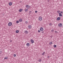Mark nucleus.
<instances>
[{"label": "nucleus", "instance_id": "nucleus-20", "mask_svg": "<svg viewBox=\"0 0 63 63\" xmlns=\"http://www.w3.org/2000/svg\"><path fill=\"white\" fill-rule=\"evenodd\" d=\"M52 42H50L49 43L50 45H52Z\"/></svg>", "mask_w": 63, "mask_h": 63}, {"label": "nucleus", "instance_id": "nucleus-17", "mask_svg": "<svg viewBox=\"0 0 63 63\" xmlns=\"http://www.w3.org/2000/svg\"><path fill=\"white\" fill-rule=\"evenodd\" d=\"M8 57H5V58H4V59H8Z\"/></svg>", "mask_w": 63, "mask_h": 63}, {"label": "nucleus", "instance_id": "nucleus-33", "mask_svg": "<svg viewBox=\"0 0 63 63\" xmlns=\"http://www.w3.org/2000/svg\"><path fill=\"white\" fill-rule=\"evenodd\" d=\"M35 13H37V11H35Z\"/></svg>", "mask_w": 63, "mask_h": 63}, {"label": "nucleus", "instance_id": "nucleus-19", "mask_svg": "<svg viewBox=\"0 0 63 63\" xmlns=\"http://www.w3.org/2000/svg\"><path fill=\"white\" fill-rule=\"evenodd\" d=\"M51 32H52V33H53V32H54V30H53V29H52V30H51Z\"/></svg>", "mask_w": 63, "mask_h": 63}, {"label": "nucleus", "instance_id": "nucleus-22", "mask_svg": "<svg viewBox=\"0 0 63 63\" xmlns=\"http://www.w3.org/2000/svg\"><path fill=\"white\" fill-rule=\"evenodd\" d=\"M54 47H56V45H54Z\"/></svg>", "mask_w": 63, "mask_h": 63}, {"label": "nucleus", "instance_id": "nucleus-8", "mask_svg": "<svg viewBox=\"0 0 63 63\" xmlns=\"http://www.w3.org/2000/svg\"><path fill=\"white\" fill-rule=\"evenodd\" d=\"M31 42L32 44H33V43H34V40L32 39L31 40Z\"/></svg>", "mask_w": 63, "mask_h": 63}, {"label": "nucleus", "instance_id": "nucleus-27", "mask_svg": "<svg viewBox=\"0 0 63 63\" xmlns=\"http://www.w3.org/2000/svg\"><path fill=\"white\" fill-rule=\"evenodd\" d=\"M25 11L26 12H27V9H25Z\"/></svg>", "mask_w": 63, "mask_h": 63}, {"label": "nucleus", "instance_id": "nucleus-7", "mask_svg": "<svg viewBox=\"0 0 63 63\" xmlns=\"http://www.w3.org/2000/svg\"><path fill=\"white\" fill-rule=\"evenodd\" d=\"M24 33H25V34H28V31L26 30L24 32Z\"/></svg>", "mask_w": 63, "mask_h": 63}, {"label": "nucleus", "instance_id": "nucleus-5", "mask_svg": "<svg viewBox=\"0 0 63 63\" xmlns=\"http://www.w3.org/2000/svg\"><path fill=\"white\" fill-rule=\"evenodd\" d=\"M26 7L27 8H30V7L28 5H26Z\"/></svg>", "mask_w": 63, "mask_h": 63}, {"label": "nucleus", "instance_id": "nucleus-12", "mask_svg": "<svg viewBox=\"0 0 63 63\" xmlns=\"http://www.w3.org/2000/svg\"><path fill=\"white\" fill-rule=\"evenodd\" d=\"M26 45L27 47H29V45H30V44H29V43H27L26 44Z\"/></svg>", "mask_w": 63, "mask_h": 63}, {"label": "nucleus", "instance_id": "nucleus-31", "mask_svg": "<svg viewBox=\"0 0 63 63\" xmlns=\"http://www.w3.org/2000/svg\"><path fill=\"white\" fill-rule=\"evenodd\" d=\"M50 25H52V24H51V23L50 24Z\"/></svg>", "mask_w": 63, "mask_h": 63}, {"label": "nucleus", "instance_id": "nucleus-30", "mask_svg": "<svg viewBox=\"0 0 63 63\" xmlns=\"http://www.w3.org/2000/svg\"><path fill=\"white\" fill-rule=\"evenodd\" d=\"M61 14H62L63 13V12L62 11L61 12Z\"/></svg>", "mask_w": 63, "mask_h": 63}, {"label": "nucleus", "instance_id": "nucleus-4", "mask_svg": "<svg viewBox=\"0 0 63 63\" xmlns=\"http://www.w3.org/2000/svg\"><path fill=\"white\" fill-rule=\"evenodd\" d=\"M31 25H29L28 26V28L29 29H31Z\"/></svg>", "mask_w": 63, "mask_h": 63}, {"label": "nucleus", "instance_id": "nucleus-35", "mask_svg": "<svg viewBox=\"0 0 63 63\" xmlns=\"http://www.w3.org/2000/svg\"><path fill=\"white\" fill-rule=\"evenodd\" d=\"M42 33H44V32H42Z\"/></svg>", "mask_w": 63, "mask_h": 63}, {"label": "nucleus", "instance_id": "nucleus-11", "mask_svg": "<svg viewBox=\"0 0 63 63\" xmlns=\"http://www.w3.org/2000/svg\"><path fill=\"white\" fill-rule=\"evenodd\" d=\"M9 5L10 6H11L12 5V2H10L9 3Z\"/></svg>", "mask_w": 63, "mask_h": 63}, {"label": "nucleus", "instance_id": "nucleus-16", "mask_svg": "<svg viewBox=\"0 0 63 63\" xmlns=\"http://www.w3.org/2000/svg\"><path fill=\"white\" fill-rule=\"evenodd\" d=\"M19 32V31L18 30H16V33H18Z\"/></svg>", "mask_w": 63, "mask_h": 63}, {"label": "nucleus", "instance_id": "nucleus-26", "mask_svg": "<svg viewBox=\"0 0 63 63\" xmlns=\"http://www.w3.org/2000/svg\"><path fill=\"white\" fill-rule=\"evenodd\" d=\"M14 57H16V54H14Z\"/></svg>", "mask_w": 63, "mask_h": 63}, {"label": "nucleus", "instance_id": "nucleus-13", "mask_svg": "<svg viewBox=\"0 0 63 63\" xmlns=\"http://www.w3.org/2000/svg\"><path fill=\"white\" fill-rule=\"evenodd\" d=\"M22 9H20L19 10V12H22Z\"/></svg>", "mask_w": 63, "mask_h": 63}, {"label": "nucleus", "instance_id": "nucleus-14", "mask_svg": "<svg viewBox=\"0 0 63 63\" xmlns=\"http://www.w3.org/2000/svg\"><path fill=\"white\" fill-rule=\"evenodd\" d=\"M19 22H21V21H22V19H19Z\"/></svg>", "mask_w": 63, "mask_h": 63}, {"label": "nucleus", "instance_id": "nucleus-29", "mask_svg": "<svg viewBox=\"0 0 63 63\" xmlns=\"http://www.w3.org/2000/svg\"><path fill=\"white\" fill-rule=\"evenodd\" d=\"M32 12L31 11H30L29 12V13H31Z\"/></svg>", "mask_w": 63, "mask_h": 63}, {"label": "nucleus", "instance_id": "nucleus-15", "mask_svg": "<svg viewBox=\"0 0 63 63\" xmlns=\"http://www.w3.org/2000/svg\"><path fill=\"white\" fill-rule=\"evenodd\" d=\"M45 53V52H44L43 53H42V55H44V54Z\"/></svg>", "mask_w": 63, "mask_h": 63}, {"label": "nucleus", "instance_id": "nucleus-9", "mask_svg": "<svg viewBox=\"0 0 63 63\" xmlns=\"http://www.w3.org/2000/svg\"><path fill=\"white\" fill-rule=\"evenodd\" d=\"M59 16H62V15L60 13H59Z\"/></svg>", "mask_w": 63, "mask_h": 63}, {"label": "nucleus", "instance_id": "nucleus-36", "mask_svg": "<svg viewBox=\"0 0 63 63\" xmlns=\"http://www.w3.org/2000/svg\"><path fill=\"white\" fill-rule=\"evenodd\" d=\"M12 42V40H11L10 41V42Z\"/></svg>", "mask_w": 63, "mask_h": 63}, {"label": "nucleus", "instance_id": "nucleus-21", "mask_svg": "<svg viewBox=\"0 0 63 63\" xmlns=\"http://www.w3.org/2000/svg\"><path fill=\"white\" fill-rule=\"evenodd\" d=\"M16 23H19V21H16Z\"/></svg>", "mask_w": 63, "mask_h": 63}, {"label": "nucleus", "instance_id": "nucleus-24", "mask_svg": "<svg viewBox=\"0 0 63 63\" xmlns=\"http://www.w3.org/2000/svg\"><path fill=\"white\" fill-rule=\"evenodd\" d=\"M55 33H56V34H57V33H58V32L56 31H55Z\"/></svg>", "mask_w": 63, "mask_h": 63}, {"label": "nucleus", "instance_id": "nucleus-25", "mask_svg": "<svg viewBox=\"0 0 63 63\" xmlns=\"http://www.w3.org/2000/svg\"><path fill=\"white\" fill-rule=\"evenodd\" d=\"M38 33H40V32H41V31H40V30H39L38 31Z\"/></svg>", "mask_w": 63, "mask_h": 63}, {"label": "nucleus", "instance_id": "nucleus-6", "mask_svg": "<svg viewBox=\"0 0 63 63\" xmlns=\"http://www.w3.org/2000/svg\"><path fill=\"white\" fill-rule=\"evenodd\" d=\"M40 30L41 31H43L44 30V29L43 28L41 27L40 29Z\"/></svg>", "mask_w": 63, "mask_h": 63}, {"label": "nucleus", "instance_id": "nucleus-23", "mask_svg": "<svg viewBox=\"0 0 63 63\" xmlns=\"http://www.w3.org/2000/svg\"><path fill=\"white\" fill-rule=\"evenodd\" d=\"M38 61L39 62H41V61H42V60H41V59H39V60H38Z\"/></svg>", "mask_w": 63, "mask_h": 63}, {"label": "nucleus", "instance_id": "nucleus-10", "mask_svg": "<svg viewBox=\"0 0 63 63\" xmlns=\"http://www.w3.org/2000/svg\"><path fill=\"white\" fill-rule=\"evenodd\" d=\"M61 19V18L60 17H58L57 18V20H59Z\"/></svg>", "mask_w": 63, "mask_h": 63}, {"label": "nucleus", "instance_id": "nucleus-34", "mask_svg": "<svg viewBox=\"0 0 63 63\" xmlns=\"http://www.w3.org/2000/svg\"><path fill=\"white\" fill-rule=\"evenodd\" d=\"M58 13H60V11L59 10L58 11Z\"/></svg>", "mask_w": 63, "mask_h": 63}, {"label": "nucleus", "instance_id": "nucleus-2", "mask_svg": "<svg viewBox=\"0 0 63 63\" xmlns=\"http://www.w3.org/2000/svg\"><path fill=\"white\" fill-rule=\"evenodd\" d=\"M58 25L59 27H62V24L61 23H59V24H58Z\"/></svg>", "mask_w": 63, "mask_h": 63}, {"label": "nucleus", "instance_id": "nucleus-1", "mask_svg": "<svg viewBox=\"0 0 63 63\" xmlns=\"http://www.w3.org/2000/svg\"><path fill=\"white\" fill-rule=\"evenodd\" d=\"M38 19L40 21L42 20V17L41 16L39 17L38 18Z\"/></svg>", "mask_w": 63, "mask_h": 63}, {"label": "nucleus", "instance_id": "nucleus-18", "mask_svg": "<svg viewBox=\"0 0 63 63\" xmlns=\"http://www.w3.org/2000/svg\"><path fill=\"white\" fill-rule=\"evenodd\" d=\"M25 23L27 24V23H28V22H27V21H26L25 22Z\"/></svg>", "mask_w": 63, "mask_h": 63}, {"label": "nucleus", "instance_id": "nucleus-32", "mask_svg": "<svg viewBox=\"0 0 63 63\" xmlns=\"http://www.w3.org/2000/svg\"><path fill=\"white\" fill-rule=\"evenodd\" d=\"M2 53V52L1 51H0V54Z\"/></svg>", "mask_w": 63, "mask_h": 63}, {"label": "nucleus", "instance_id": "nucleus-28", "mask_svg": "<svg viewBox=\"0 0 63 63\" xmlns=\"http://www.w3.org/2000/svg\"><path fill=\"white\" fill-rule=\"evenodd\" d=\"M49 57H50L49 56H48L47 57L48 58H49Z\"/></svg>", "mask_w": 63, "mask_h": 63}, {"label": "nucleus", "instance_id": "nucleus-3", "mask_svg": "<svg viewBox=\"0 0 63 63\" xmlns=\"http://www.w3.org/2000/svg\"><path fill=\"white\" fill-rule=\"evenodd\" d=\"M12 25V23L11 22H9L8 24V26H11Z\"/></svg>", "mask_w": 63, "mask_h": 63}, {"label": "nucleus", "instance_id": "nucleus-37", "mask_svg": "<svg viewBox=\"0 0 63 63\" xmlns=\"http://www.w3.org/2000/svg\"><path fill=\"white\" fill-rule=\"evenodd\" d=\"M20 2H21V1Z\"/></svg>", "mask_w": 63, "mask_h": 63}]
</instances>
